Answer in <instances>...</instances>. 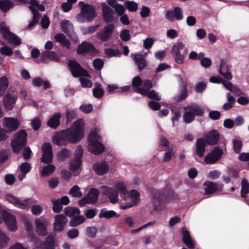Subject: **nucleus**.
<instances>
[{
    "label": "nucleus",
    "instance_id": "25",
    "mask_svg": "<svg viewBox=\"0 0 249 249\" xmlns=\"http://www.w3.org/2000/svg\"><path fill=\"white\" fill-rule=\"evenodd\" d=\"M17 100V96L14 94L7 93L3 97V104L6 109L11 110L14 107V105Z\"/></svg>",
    "mask_w": 249,
    "mask_h": 249
},
{
    "label": "nucleus",
    "instance_id": "35",
    "mask_svg": "<svg viewBox=\"0 0 249 249\" xmlns=\"http://www.w3.org/2000/svg\"><path fill=\"white\" fill-rule=\"evenodd\" d=\"M85 217L83 215H78L73 216L69 221V226L71 227H76L85 221Z\"/></svg>",
    "mask_w": 249,
    "mask_h": 249
},
{
    "label": "nucleus",
    "instance_id": "55",
    "mask_svg": "<svg viewBox=\"0 0 249 249\" xmlns=\"http://www.w3.org/2000/svg\"><path fill=\"white\" fill-rule=\"evenodd\" d=\"M101 85H99V87H96L93 89V95L96 98H100L104 94V90L100 88Z\"/></svg>",
    "mask_w": 249,
    "mask_h": 249
},
{
    "label": "nucleus",
    "instance_id": "60",
    "mask_svg": "<svg viewBox=\"0 0 249 249\" xmlns=\"http://www.w3.org/2000/svg\"><path fill=\"white\" fill-rule=\"evenodd\" d=\"M120 38L124 41H128L130 39V31L128 29L122 30L120 35Z\"/></svg>",
    "mask_w": 249,
    "mask_h": 249
},
{
    "label": "nucleus",
    "instance_id": "61",
    "mask_svg": "<svg viewBox=\"0 0 249 249\" xmlns=\"http://www.w3.org/2000/svg\"><path fill=\"white\" fill-rule=\"evenodd\" d=\"M53 154H49L47 153H42V156L41 159V162L46 163L50 164L53 161Z\"/></svg>",
    "mask_w": 249,
    "mask_h": 249
},
{
    "label": "nucleus",
    "instance_id": "17",
    "mask_svg": "<svg viewBox=\"0 0 249 249\" xmlns=\"http://www.w3.org/2000/svg\"><path fill=\"white\" fill-rule=\"evenodd\" d=\"M2 215L3 220L10 231H15L17 229L16 217L8 212H4Z\"/></svg>",
    "mask_w": 249,
    "mask_h": 249
},
{
    "label": "nucleus",
    "instance_id": "9",
    "mask_svg": "<svg viewBox=\"0 0 249 249\" xmlns=\"http://www.w3.org/2000/svg\"><path fill=\"white\" fill-rule=\"evenodd\" d=\"M140 193L136 190H133L130 192H128V195H126V200H130L131 202L122 204L121 209L126 210L137 205L140 202Z\"/></svg>",
    "mask_w": 249,
    "mask_h": 249
},
{
    "label": "nucleus",
    "instance_id": "11",
    "mask_svg": "<svg viewBox=\"0 0 249 249\" xmlns=\"http://www.w3.org/2000/svg\"><path fill=\"white\" fill-rule=\"evenodd\" d=\"M84 150L80 145L77 147L74 159L70 162V168L71 171H74L78 169L81 164V159L83 157Z\"/></svg>",
    "mask_w": 249,
    "mask_h": 249
},
{
    "label": "nucleus",
    "instance_id": "57",
    "mask_svg": "<svg viewBox=\"0 0 249 249\" xmlns=\"http://www.w3.org/2000/svg\"><path fill=\"white\" fill-rule=\"evenodd\" d=\"M104 61L101 58H96L93 61V66L96 70H101L104 67Z\"/></svg>",
    "mask_w": 249,
    "mask_h": 249
},
{
    "label": "nucleus",
    "instance_id": "33",
    "mask_svg": "<svg viewBox=\"0 0 249 249\" xmlns=\"http://www.w3.org/2000/svg\"><path fill=\"white\" fill-rule=\"evenodd\" d=\"M218 71L226 80H230L232 79L231 73L227 69V67L223 60H222L220 62Z\"/></svg>",
    "mask_w": 249,
    "mask_h": 249
},
{
    "label": "nucleus",
    "instance_id": "51",
    "mask_svg": "<svg viewBox=\"0 0 249 249\" xmlns=\"http://www.w3.org/2000/svg\"><path fill=\"white\" fill-rule=\"evenodd\" d=\"M11 43L16 45H19L21 43V39L16 35L11 33L8 37L6 39Z\"/></svg>",
    "mask_w": 249,
    "mask_h": 249
},
{
    "label": "nucleus",
    "instance_id": "31",
    "mask_svg": "<svg viewBox=\"0 0 249 249\" xmlns=\"http://www.w3.org/2000/svg\"><path fill=\"white\" fill-rule=\"evenodd\" d=\"M203 186L206 195L213 194L217 190V183L210 181L204 182Z\"/></svg>",
    "mask_w": 249,
    "mask_h": 249
},
{
    "label": "nucleus",
    "instance_id": "34",
    "mask_svg": "<svg viewBox=\"0 0 249 249\" xmlns=\"http://www.w3.org/2000/svg\"><path fill=\"white\" fill-rule=\"evenodd\" d=\"M119 214L116 213L113 210L107 211L106 209H102L100 211V213L99 215V217L100 218H105L106 219H109L113 217H119Z\"/></svg>",
    "mask_w": 249,
    "mask_h": 249
},
{
    "label": "nucleus",
    "instance_id": "41",
    "mask_svg": "<svg viewBox=\"0 0 249 249\" xmlns=\"http://www.w3.org/2000/svg\"><path fill=\"white\" fill-rule=\"evenodd\" d=\"M71 150L67 148L62 149L57 154L58 159L59 160L64 161L67 158H70L71 156Z\"/></svg>",
    "mask_w": 249,
    "mask_h": 249
},
{
    "label": "nucleus",
    "instance_id": "54",
    "mask_svg": "<svg viewBox=\"0 0 249 249\" xmlns=\"http://www.w3.org/2000/svg\"><path fill=\"white\" fill-rule=\"evenodd\" d=\"M9 240L6 234L0 230V249H2L7 246Z\"/></svg>",
    "mask_w": 249,
    "mask_h": 249
},
{
    "label": "nucleus",
    "instance_id": "30",
    "mask_svg": "<svg viewBox=\"0 0 249 249\" xmlns=\"http://www.w3.org/2000/svg\"><path fill=\"white\" fill-rule=\"evenodd\" d=\"M182 242L190 249H195V242L192 239L190 232L184 231L182 232Z\"/></svg>",
    "mask_w": 249,
    "mask_h": 249
},
{
    "label": "nucleus",
    "instance_id": "14",
    "mask_svg": "<svg viewBox=\"0 0 249 249\" xmlns=\"http://www.w3.org/2000/svg\"><path fill=\"white\" fill-rule=\"evenodd\" d=\"M102 192L109 198L111 203H116L118 202V191L116 189L103 186L102 187Z\"/></svg>",
    "mask_w": 249,
    "mask_h": 249
},
{
    "label": "nucleus",
    "instance_id": "18",
    "mask_svg": "<svg viewBox=\"0 0 249 249\" xmlns=\"http://www.w3.org/2000/svg\"><path fill=\"white\" fill-rule=\"evenodd\" d=\"M95 51V48L92 43L84 41L78 45L76 52L78 54H83L88 53H93Z\"/></svg>",
    "mask_w": 249,
    "mask_h": 249
},
{
    "label": "nucleus",
    "instance_id": "24",
    "mask_svg": "<svg viewBox=\"0 0 249 249\" xmlns=\"http://www.w3.org/2000/svg\"><path fill=\"white\" fill-rule=\"evenodd\" d=\"M4 125L10 132L15 131L19 125V122L17 119L13 117L4 118Z\"/></svg>",
    "mask_w": 249,
    "mask_h": 249
},
{
    "label": "nucleus",
    "instance_id": "2",
    "mask_svg": "<svg viewBox=\"0 0 249 249\" xmlns=\"http://www.w3.org/2000/svg\"><path fill=\"white\" fill-rule=\"evenodd\" d=\"M79 4L81 6V11L76 16L77 21L80 23L93 21L97 17L95 8L92 5L86 4L83 1H80Z\"/></svg>",
    "mask_w": 249,
    "mask_h": 249
},
{
    "label": "nucleus",
    "instance_id": "42",
    "mask_svg": "<svg viewBox=\"0 0 249 249\" xmlns=\"http://www.w3.org/2000/svg\"><path fill=\"white\" fill-rule=\"evenodd\" d=\"M142 80L139 76H135L132 81V87L136 92L139 93L138 89L141 88L140 86L142 85Z\"/></svg>",
    "mask_w": 249,
    "mask_h": 249
},
{
    "label": "nucleus",
    "instance_id": "53",
    "mask_svg": "<svg viewBox=\"0 0 249 249\" xmlns=\"http://www.w3.org/2000/svg\"><path fill=\"white\" fill-rule=\"evenodd\" d=\"M124 5L130 12H135L138 9V4L134 1H126Z\"/></svg>",
    "mask_w": 249,
    "mask_h": 249
},
{
    "label": "nucleus",
    "instance_id": "43",
    "mask_svg": "<svg viewBox=\"0 0 249 249\" xmlns=\"http://www.w3.org/2000/svg\"><path fill=\"white\" fill-rule=\"evenodd\" d=\"M227 97L228 102L225 103L223 106V108L225 110H228L231 108L235 102V98L230 93L227 94Z\"/></svg>",
    "mask_w": 249,
    "mask_h": 249
},
{
    "label": "nucleus",
    "instance_id": "39",
    "mask_svg": "<svg viewBox=\"0 0 249 249\" xmlns=\"http://www.w3.org/2000/svg\"><path fill=\"white\" fill-rule=\"evenodd\" d=\"M14 5L13 2L10 0H0V10L3 12H8Z\"/></svg>",
    "mask_w": 249,
    "mask_h": 249
},
{
    "label": "nucleus",
    "instance_id": "3",
    "mask_svg": "<svg viewBox=\"0 0 249 249\" xmlns=\"http://www.w3.org/2000/svg\"><path fill=\"white\" fill-rule=\"evenodd\" d=\"M174 191L170 188H165L163 190L157 191L154 194L153 203L154 207L169 202L173 198Z\"/></svg>",
    "mask_w": 249,
    "mask_h": 249
},
{
    "label": "nucleus",
    "instance_id": "46",
    "mask_svg": "<svg viewBox=\"0 0 249 249\" xmlns=\"http://www.w3.org/2000/svg\"><path fill=\"white\" fill-rule=\"evenodd\" d=\"M44 167L41 172V176L42 177L48 176L51 175L55 170V166L51 164Z\"/></svg>",
    "mask_w": 249,
    "mask_h": 249
},
{
    "label": "nucleus",
    "instance_id": "19",
    "mask_svg": "<svg viewBox=\"0 0 249 249\" xmlns=\"http://www.w3.org/2000/svg\"><path fill=\"white\" fill-rule=\"evenodd\" d=\"M93 168L96 174L100 176L107 173L109 171L108 163L105 160L95 163L93 164Z\"/></svg>",
    "mask_w": 249,
    "mask_h": 249
},
{
    "label": "nucleus",
    "instance_id": "20",
    "mask_svg": "<svg viewBox=\"0 0 249 249\" xmlns=\"http://www.w3.org/2000/svg\"><path fill=\"white\" fill-rule=\"evenodd\" d=\"M88 150L96 155H99L104 152L105 147L103 143L100 142H92L91 143H89Z\"/></svg>",
    "mask_w": 249,
    "mask_h": 249
},
{
    "label": "nucleus",
    "instance_id": "23",
    "mask_svg": "<svg viewBox=\"0 0 249 249\" xmlns=\"http://www.w3.org/2000/svg\"><path fill=\"white\" fill-rule=\"evenodd\" d=\"M36 232L39 235H46L47 234V225L45 219L40 217L36 220Z\"/></svg>",
    "mask_w": 249,
    "mask_h": 249
},
{
    "label": "nucleus",
    "instance_id": "62",
    "mask_svg": "<svg viewBox=\"0 0 249 249\" xmlns=\"http://www.w3.org/2000/svg\"><path fill=\"white\" fill-rule=\"evenodd\" d=\"M2 23L0 25V33L2 34L3 38L6 39L11 34V32L7 27L3 26Z\"/></svg>",
    "mask_w": 249,
    "mask_h": 249
},
{
    "label": "nucleus",
    "instance_id": "1",
    "mask_svg": "<svg viewBox=\"0 0 249 249\" xmlns=\"http://www.w3.org/2000/svg\"><path fill=\"white\" fill-rule=\"evenodd\" d=\"M83 124L81 120L74 122L71 128L60 131L53 138V142L58 145L76 143L84 137Z\"/></svg>",
    "mask_w": 249,
    "mask_h": 249
},
{
    "label": "nucleus",
    "instance_id": "40",
    "mask_svg": "<svg viewBox=\"0 0 249 249\" xmlns=\"http://www.w3.org/2000/svg\"><path fill=\"white\" fill-rule=\"evenodd\" d=\"M64 213L66 215L69 217H73L75 215H79L80 214V210L76 207H67L64 210Z\"/></svg>",
    "mask_w": 249,
    "mask_h": 249
},
{
    "label": "nucleus",
    "instance_id": "4",
    "mask_svg": "<svg viewBox=\"0 0 249 249\" xmlns=\"http://www.w3.org/2000/svg\"><path fill=\"white\" fill-rule=\"evenodd\" d=\"M27 133L23 129L17 132L11 141V146L14 153L18 154L27 143Z\"/></svg>",
    "mask_w": 249,
    "mask_h": 249
},
{
    "label": "nucleus",
    "instance_id": "64",
    "mask_svg": "<svg viewBox=\"0 0 249 249\" xmlns=\"http://www.w3.org/2000/svg\"><path fill=\"white\" fill-rule=\"evenodd\" d=\"M79 231L78 229L75 228L71 229L67 232V236L70 239H74L79 236Z\"/></svg>",
    "mask_w": 249,
    "mask_h": 249
},
{
    "label": "nucleus",
    "instance_id": "29",
    "mask_svg": "<svg viewBox=\"0 0 249 249\" xmlns=\"http://www.w3.org/2000/svg\"><path fill=\"white\" fill-rule=\"evenodd\" d=\"M61 114L59 112L55 113L48 121L47 124L52 128L55 129L59 126Z\"/></svg>",
    "mask_w": 249,
    "mask_h": 249
},
{
    "label": "nucleus",
    "instance_id": "21",
    "mask_svg": "<svg viewBox=\"0 0 249 249\" xmlns=\"http://www.w3.org/2000/svg\"><path fill=\"white\" fill-rule=\"evenodd\" d=\"M220 139V134L216 130H213L208 133L204 139L208 145H215Z\"/></svg>",
    "mask_w": 249,
    "mask_h": 249
},
{
    "label": "nucleus",
    "instance_id": "12",
    "mask_svg": "<svg viewBox=\"0 0 249 249\" xmlns=\"http://www.w3.org/2000/svg\"><path fill=\"white\" fill-rule=\"evenodd\" d=\"M114 29L113 24H109L100 30L97 34L98 37L103 42L107 41L113 34Z\"/></svg>",
    "mask_w": 249,
    "mask_h": 249
},
{
    "label": "nucleus",
    "instance_id": "47",
    "mask_svg": "<svg viewBox=\"0 0 249 249\" xmlns=\"http://www.w3.org/2000/svg\"><path fill=\"white\" fill-rule=\"evenodd\" d=\"M183 109L185 110L187 109L191 110V111H193L194 113H195V116L197 115L201 116H202L204 113L203 110L199 106L193 107L188 106L184 107Z\"/></svg>",
    "mask_w": 249,
    "mask_h": 249
},
{
    "label": "nucleus",
    "instance_id": "26",
    "mask_svg": "<svg viewBox=\"0 0 249 249\" xmlns=\"http://www.w3.org/2000/svg\"><path fill=\"white\" fill-rule=\"evenodd\" d=\"M131 57L135 61V63L138 66L139 71L143 70L147 66L146 60L143 58L142 54L140 53L131 54Z\"/></svg>",
    "mask_w": 249,
    "mask_h": 249
},
{
    "label": "nucleus",
    "instance_id": "27",
    "mask_svg": "<svg viewBox=\"0 0 249 249\" xmlns=\"http://www.w3.org/2000/svg\"><path fill=\"white\" fill-rule=\"evenodd\" d=\"M207 142L202 138H199L197 139L196 142V154L200 157L204 156L206 150V146Z\"/></svg>",
    "mask_w": 249,
    "mask_h": 249
},
{
    "label": "nucleus",
    "instance_id": "58",
    "mask_svg": "<svg viewBox=\"0 0 249 249\" xmlns=\"http://www.w3.org/2000/svg\"><path fill=\"white\" fill-rule=\"evenodd\" d=\"M207 84L204 82H199L196 84L195 86V91L197 93L203 92L206 89Z\"/></svg>",
    "mask_w": 249,
    "mask_h": 249
},
{
    "label": "nucleus",
    "instance_id": "22",
    "mask_svg": "<svg viewBox=\"0 0 249 249\" xmlns=\"http://www.w3.org/2000/svg\"><path fill=\"white\" fill-rule=\"evenodd\" d=\"M54 238L49 235L44 242H41L39 246H36L33 249H54Z\"/></svg>",
    "mask_w": 249,
    "mask_h": 249
},
{
    "label": "nucleus",
    "instance_id": "59",
    "mask_svg": "<svg viewBox=\"0 0 249 249\" xmlns=\"http://www.w3.org/2000/svg\"><path fill=\"white\" fill-rule=\"evenodd\" d=\"M32 167L30 163L28 162L22 163L19 167L20 172L24 174H27L31 170Z\"/></svg>",
    "mask_w": 249,
    "mask_h": 249
},
{
    "label": "nucleus",
    "instance_id": "7",
    "mask_svg": "<svg viewBox=\"0 0 249 249\" xmlns=\"http://www.w3.org/2000/svg\"><path fill=\"white\" fill-rule=\"evenodd\" d=\"M6 200L10 203L14 204L15 206L23 209L29 208L32 202L31 198L21 200L11 194H8L6 196Z\"/></svg>",
    "mask_w": 249,
    "mask_h": 249
},
{
    "label": "nucleus",
    "instance_id": "15",
    "mask_svg": "<svg viewBox=\"0 0 249 249\" xmlns=\"http://www.w3.org/2000/svg\"><path fill=\"white\" fill-rule=\"evenodd\" d=\"M62 31L64 32L71 39H74L75 33L73 32V27L72 23L68 20L63 19L60 22Z\"/></svg>",
    "mask_w": 249,
    "mask_h": 249
},
{
    "label": "nucleus",
    "instance_id": "37",
    "mask_svg": "<svg viewBox=\"0 0 249 249\" xmlns=\"http://www.w3.org/2000/svg\"><path fill=\"white\" fill-rule=\"evenodd\" d=\"M249 193V182L246 178H244L241 181V196L242 198H246L247 195Z\"/></svg>",
    "mask_w": 249,
    "mask_h": 249
},
{
    "label": "nucleus",
    "instance_id": "32",
    "mask_svg": "<svg viewBox=\"0 0 249 249\" xmlns=\"http://www.w3.org/2000/svg\"><path fill=\"white\" fill-rule=\"evenodd\" d=\"M99 196V192L98 190L95 188H92L90 189L85 196L89 201V204H94L97 202Z\"/></svg>",
    "mask_w": 249,
    "mask_h": 249
},
{
    "label": "nucleus",
    "instance_id": "52",
    "mask_svg": "<svg viewBox=\"0 0 249 249\" xmlns=\"http://www.w3.org/2000/svg\"><path fill=\"white\" fill-rule=\"evenodd\" d=\"M105 53L107 57H111L113 56H119L121 55V53L118 49L114 50L112 48L106 49L105 50Z\"/></svg>",
    "mask_w": 249,
    "mask_h": 249
},
{
    "label": "nucleus",
    "instance_id": "44",
    "mask_svg": "<svg viewBox=\"0 0 249 249\" xmlns=\"http://www.w3.org/2000/svg\"><path fill=\"white\" fill-rule=\"evenodd\" d=\"M116 187L121 194V196L124 197V200H126V195H128V192L127 191L125 184L122 182L117 183Z\"/></svg>",
    "mask_w": 249,
    "mask_h": 249
},
{
    "label": "nucleus",
    "instance_id": "49",
    "mask_svg": "<svg viewBox=\"0 0 249 249\" xmlns=\"http://www.w3.org/2000/svg\"><path fill=\"white\" fill-rule=\"evenodd\" d=\"M69 194L72 197L80 198L82 196V193L80 191V188L77 185H75L69 191Z\"/></svg>",
    "mask_w": 249,
    "mask_h": 249
},
{
    "label": "nucleus",
    "instance_id": "56",
    "mask_svg": "<svg viewBox=\"0 0 249 249\" xmlns=\"http://www.w3.org/2000/svg\"><path fill=\"white\" fill-rule=\"evenodd\" d=\"M29 8L32 11L33 14V18L32 20L34 21V22H36L37 23L40 18L41 14L39 13L37 10L32 6H29Z\"/></svg>",
    "mask_w": 249,
    "mask_h": 249
},
{
    "label": "nucleus",
    "instance_id": "38",
    "mask_svg": "<svg viewBox=\"0 0 249 249\" xmlns=\"http://www.w3.org/2000/svg\"><path fill=\"white\" fill-rule=\"evenodd\" d=\"M9 86V81L6 76L0 78V96H3Z\"/></svg>",
    "mask_w": 249,
    "mask_h": 249
},
{
    "label": "nucleus",
    "instance_id": "6",
    "mask_svg": "<svg viewBox=\"0 0 249 249\" xmlns=\"http://www.w3.org/2000/svg\"><path fill=\"white\" fill-rule=\"evenodd\" d=\"M68 65L74 77H78L81 76H89L88 71L82 67L80 64L76 60L72 59L69 60Z\"/></svg>",
    "mask_w": 249,
    "mask_h": 249
},
{
    "label": "nucleus",
    "instance_id": "10",
    "mask_svg": "<svg viewBox=\"0 0 249 249\" xmlns=\"http://www.w3.org/2000/svg\"><path fill=\"white\" fill-rule=\"evenodd\" d=\"M223 154V150L219 147H215L204 158V161L207 164H214L217 162Z\"/></svg>",
    "mask_w": 249,
    "mask_h": 249
},
{
    "label": "nucleus",
    "instance_id": "48",
    "mask_svg": "<svg viewBox=\"0 0 249 249\" xmlns=\"http://www.w3.org/2000/svg\"><path fill=\"white\" fill-rule=\"evenodd\" d=\"M51 202L53 203V211L55 213L60 212L62 210V206L59 199H52Z\"/></svg>",
    "mask_w": 249,
    "mask_h": 249
},
{
    "label": "nucleus",
    "instance_id": "13",
    "mask_svg": "<svg viewBox=\"0 0 249 249\" xmlns=\"http://www.w3.org/2000/svg\"><path fill=\"white\" fill-rule=\"evenodd\" d=\"M165 18L171 22L174 21L175 19L178 20H182L183 16L181 9L179 7H175L173 10H168L165 15Z\"/></svg>",
    "mask_w": 249,
    "mask_h": 249
},
{
    "label": "nucleus",
    "instance_id": "5",
    "mask_svg": "<svg viewBox=\"0 0 249 249\" xmlns=\"http://www.w3.org/2000/svg\"><path fill=\"white\" fill-rule=\"evenodd\" d=\"M183 49H185V46L182 42H177L171 48V54L175 61L178 64H182L184 63V54H181L180 53V50Z\"/></svg>",
    "mask_w": 249,
    "mask_h": 249
},
{
    "label": "nucleus",
    "instance_id": "28",
    "mask_svg": "<svg viewBox=\"0 0 249 249\" xmlns=\"http://www.w3.org/2000/svg\"><path fill=\"white\" fill-rule=\"evenodd\" d=\"M40 59L41 61L43 63H44L47 59L55 62H58L60 60L59 56L55 52L46 51L42 53Z\"/></svg>",
    "mask_w": 249,
    "mask_h": 249
},
{
    "label": "nucleus",
    "instance_id": "50",
    "mask_svg": "<svg viewBox=\"0 0 249 249\" xmlns=\"http://www.w3.org/2000/svg\"><path fill=\"white\" fill-rule=\"evenodd\" d=\"M142 95L146 96L151 99H153L156 101H160L161 100L160 96H159L158 93L153 89L151 90H149L148 91H146L145 94H142Z\"/></svg>",
    "mask_w": 249,
    "mask_h": 249
},
{
    "label": "nucleus",
    "instance_id": "45",
    "mask_svg": "<svg viewBox=\"0 0 249 249\" xmlns=\"http://www.w3.org/2000/svg\"><path fill=\"white\" fill-rule=\"evenodd\" d=\"M195 118V114L191 111H186L183 115V121L186 124H190L192 123Z\"/></svg>",
    "mask_w": 249,
    "mask_h": 249
},
{
    "label": "nucleus",
    "instance_id": "16",
    "mask_svg": "<svg viewBox=\"0 0 249 249\" xmlns=\"http://www.w3.org/2000/svg\"><path fill=\"white\" fill-rule=\"evenodd\" d=\"M68 219L65 215L62 214L56 215L54 217V222L53 223L54 231L58 232L62 231Z\"/></svg>",
    "mask_w": 249,
    "mask_h": 249
},
{
    "label": "nucleus",
    "instance_id": "36",
    "mask_svg": "<svg viewBox=\"0 0 249 249\" xmlns=\"http://www.w3.org/2000/svg\"><path fill=\"white\" fill-rule=\"evenodd\" d=\"M142 86V87L138 89L139 93L141 95L145 94L146 91L149 90L150 89H152L154 86L151 81L149 79L143 80Z\"/></svg>",
    "mask_w": 249,
    "mask_h": 249
},
{
    "label": "nucleus",
    "instance_id": "8",
    "mask_svg": "<svg viewBox=\"0 0 249 249\" xmlns=\"http://www.w3.org/2000/svg\"><path fill=\"white\" fill-rule=\"evenodd\" d=\"M102 11V17L106 23H111L115 22L117 19L115 15L114 10L107 5L106 3L103 2L101 4Z\"/></svg>",
    "mask_w": 249,
    "mask_h": 249
},
{
    "label": "nucleus",
    "instance_id": "63",
    "mask_svg": "<svg viewBox=\"0 0 249 249\" xmlns=\"http://www.w3.org/2000/svg\"><path fill=\"white\" fill-rule=\"evenodd\" d=\"M233 147L236 153L239 154L241 152L242 142L240 140L234 139L233 141Z\"/></svg>",
    "mask_w": 249,
    "mask_h": 249
}]
</instances>
